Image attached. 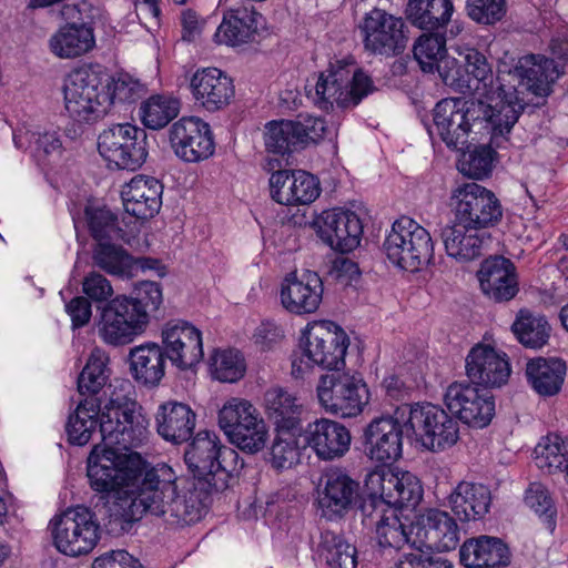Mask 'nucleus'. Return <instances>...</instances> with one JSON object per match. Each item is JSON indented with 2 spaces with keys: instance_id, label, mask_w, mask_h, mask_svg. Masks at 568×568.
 Segmentation results:
<instances>
[{
  "instance_id": "nucleus-1",
  "label": "nucleus",
  "mask_w": 568,
  "mask_h": 568,
  "mask_svg": "<svg viewBox=\"0 0 568 568\" xmlns=\"http://www.w3.org/2000/svg\"><path fill=\"white\" fill-rule=\"evenodd\" d=\"M142 485L145 486L151 516L163 518L174 527L201 520L211 504L212 494L216 493L205 480H179L165 464L146 470Z\"/></svg>"
},
{
  "instance_id": "nucleus-2",
  "label": "nucleus",
  "mask_w": 568,
  "mask_h": 568,
  "mask_svg": "<svg viewBox=\"0 0 568 568\" xmlns=\"http://www.w3.org/2000/svg\"><path fill=\"white\" fill-rule=\"evenodd\" d=\"M561 73L555 59L540 54L524 55L513 70L499 71L503 103L495 114V123L511 130L526 108L523 88L536 97L546 98L552 93V85Z\"/></svg>"
},
{
  "instance_id": "nucleus-3",
  "label": "nucleus",
  "mask_w": 568,
  "mask_h": 568,
  "mask_svg": "<svg viewBox=\"0 0 568 568\" xmlns=\"http://www.w3.org/2000/svg\"><path fill=\"white\" fill-rule=\"evenodd\" d=\"M499 104L489 105L480 100H466L463 98H446L438 101L433 109V128L428 129L430 135L434 131L448 149L464 150L468 148V138L476 123L488 122L495 135H505L510 132L495 123Z\"/></svg>"
},
{
  "instance_id": "nucleus-4",
  "label": "nucleus",
  "mask_w": 568,
  "mask_h": 568,
  "mask_svg": "<svg viewBox=\"0 0 568 568\" xmlns=\"http://www.w3.org/2000/svg\"><path fill=\"white\" fill-rule=\"evenodd\" d=\"M184 462L193 475L192 479L209 481L215 491L232 486L244 467L239 453L222 445L213 432H199L184 452Z\"/></svg>"
},
{
  "instance_id": "nucleus-5",
  "label": "nucleus",
  "mask_w": 568,
  "mask_h": 568,
  "mask_svg": "<svg viewBox=\"0 0 568 568\" xmlns=\"http://www.w3.org/2000/svg\"><path fill=\"white\" fill-rule=\"evenodd\" d=\"M302 352L292 356V375L304 378L313 367L339 372L345 366L349 338L345 331L332 321L315 322L303 332Z\"/></svg>"
},
{
  "instance_id": "nucleus-6",
  "label": "nucleus",
  "mask_w": 568,
  "mask_h": 568,
  "mask_svg": "<svg viewBox=\"0 0 568 568\" xmlns=\"http://www.w3.org/2000/svg\"><path fill=\"white\" fill-rule=\"evenodd\" d=\"M149 469L138 453H121L101 443L88 457L87 475L94 491L109 494L139 487Z\"/></svg>"
},
{
  "instance_id": "nucleus-7",
  "label": "nucleus",
  "mask_w": 568,
  "mask_h": 568,
  "mask_svg": "<svg viewBox=\"0 0 568 568\" xmlns=\"http://www.w3.org/2000/svg\"><path fill=\"white\" fill-rule=\"evenodd\" d=\"M376 90L369 74L357 69L354 62L335 60L318 74L315 84V103L323 110L349 109Z\"/></svg>"
},
{
  "instance_id": "nucleus-8",
  "label": "nucleus",
  "mask_w": 568,
  "mask_h": 568,
  "mask_svg": "<svg viewBox=\"0 0 568 568\" xmlns=\"http://www.w3.org/2000/svg\"><path fill=\"white\" fill-rule=\"evenodd\" d=\"M149 420L142 407L126 396L113 397L103 405L100 418L101 443L121 453H133L148 438Z\"/></svg>"
},
{
  "instance_id": "nucleus-9",
  "label": "nucleus",
  "mask_w": 568,
  "mask_h": 568,
  "mask_svg": "<svg viewBox=\"0 0 568 568\" xmlns=\"http://www.w3.org/2000/svg\"><path fill=\"white\" fill-rule=\"evenodd\" d=\"M109 73L100 67L81 68L67 80L64 108L69 116L79 123H94L110 112L109 97L103 93Z\"/></svg>"
},
{
  "instance_id": "nucleus-10",
  "label": "nucleus",
  "mask_w": 568,
  "mask_h": 568,
  "mask_svg": "<svg viewBox=\"0 0 568 568\" xmlns=\"http://www.w3.org/2000/svg\"><path fill=\"white\" fill-rule=\"evenodd\" d=\"M382 250L392 264L412 273L420 271L434 260L429 232L408 216H400L393 223Z\"/></svg>"
},
{
  "instance_id": "nucleus-11",
  "label": "nucleus",
  "mask_w": 568,
  "mask_h": 568,
  "mask_svg": "<svg viewBox=\"0 0 568 568\" xmlns=\"http://www.w3.org/2000/svg\"><path fill=\"white\" fill-rule=\"evenodd\" d=\"M48 528L55 548L70 557L91 552L100 539V523L95 514L82 505L55 515Z\"/></svg>"
},
{
  "instance_id": "nucleus-12",
  "label": "nucleus",
  "mask_w": 568,
  "mask_h": 568,
  "mask_svg": "<svg viewBox=\"0 0 568 568\" xmlns=\"http://www.w3.org/2000/svg\"><path fill=\"white\" fill-rule=\"evenodd\" d=\"M93 10L94 7L85 0L62 6L60 16L67 23L49 39V49L55 57L75 59L94 48Z\"/></svg>"
},
{
  "instance_id": "nucleus-13",
  "label": "nucleus",
  "mask_w": 568,
  "mask_h": 568,
  "mask_svg": "<svg viewBox=\"0 0 568 568\" xmlns=\"http://www.w3.org/2000/svg\"><path fill=\"white\" fill-rule=\"evenodd\" d=\"M406 405V423L412 437L432 452H443L459 439V425L455 415H449L439 405L416 403Z\"/></svg>"
},
{
  "instance_id": "nucleus-14",
  "label": "nucleus",
  "mask_w": 568,
  "mask_h": 568,
  "mask_svg": "<svg viewBox=\"0 0 568 568\" xmlns=\"http://www.w3.org/2000/svg\"><path fill=\"white\" fill-rule=\"evenodd\" d=\"M406 405L396 406L393 414L373 418L363 429L364 454L372 462L388 466L403 455V438L412 437L406 423Z\"/></svg>"
},
{
  "instance_id": "nucleus-15",
  "label": "nucleus",
  "mask_w": 568,
  "mask_h": 568,
  "mask_svg": "<svg viewBox=\"0 0 568 568\" xmlns=\"http://www.w3.org/2000/svg\"><path fill=\"white\" fill-rule=\"evenodd\" d=\"M98 151L110 169L136 171L149 155L148 133L131 123L113 124L99 134Z\"/></svg>"
},
{
  "instance_id": "nucleus-16",
  "label": "nucleus",
  "mask_w": 568,
  "mask_h": 568,
  "mask_svg": "<svg viewBox=\"0 0 568 568\" xmlns=\"http://www.w3.org/2000/svg\"><path fill=\"white\" fill-rule=\"evenodd\" d=\"M317 397L328 413L341 417H356L369 402L366 383L344 372L323 375L317 385Z\"/></svg>"
},
{
  "instance_id": "nucleus-17",
  "label": "nucleus",
  "mask_w": 568,
  "mask_h": 568,
  "mask_svg": "<svg viewBox=\"0 0 568 568\" xmlns=\"http://www.w3.org/2000/svg\"><path fill=\"white\" fill-rule=\"evenodd\" d=\"M97 308L100 311L98 334L109 346L132 343L148 326L144 312H140L126 295H118Z\"/></svg>"
},
{
  "instance_id": "nucleus-18",
  "label": "nucleus",
  "mask_w": 568,
  "mask_h": 568,
  "mask_svg": "<svg viewBox=\"0 0 568 568\" xmlns=\"http://www.w3.org/2000/svg\"><path fill=\"white\" fill-rule=\"evenodd\" d=\"M358 30L365 50L373 54L396 57L408 43L405 21L376 7L364 14Z\"/></svg>"
},
{
  "instance_id": "nucleus-19",
  "label": "nucleus",
  "mask_w": 568,
  "mask_h": 568,
  "mask_svg": "<svg viewBox=\"0 0 568 568\" xmlns=\"http://www.w3.org/2000/svg\"><path fill=\"white\" fill-rule=\"evenodd\" d=\"M452 200L454 219L480 232L496 226L503 219V206L498 197L476 182L458 185Z\"/></svg>"
},
{
  "instance_id": "nucleus-20",
  "label": "nucleus",
  "mask_w": 568,
  "mask_h": 568,
  "mask_svg": "<svg viewBox=\"0 0 568 568\" xmlns=\"http://www.w3.org/2000/svg\"><path fill=\"white\" fill-rule=\"evenodd\" d=\"M469 381L452 383L444 395L449 412L471 427H486L495 415V398L489 390Z\"/></svg>"
},
{
  "instance_id": "nucleus-21",
  "label": "nucleus",
  "mask_w": 568,
  "mask_h": 568,
  "mask_svg": "<svg viewBox=\"0 0 568 568\" xmlns=\"http://www.w3.org/2000/svg\"><path fill=\"white\" fill-rule=\"evenodd\" d=\"M325 131V121L321 118L272 121L266 125L265 146L270 153L290 155L317 143Z\"/></svg>"
},
{
  "instance_id": "nucleus-22",
  "label": "nucleus",
  "mask_w": 568,
  "mask_h": 568,
  "mask_svg": "<svg viewBox=\"0 0 568 568\" xmlns=\"http://www.w3.org/2000/svg\"><path fill=\"white\" fill-rule=\"evenodd\" d=\"M318 507L322 516L336 521L355 509L361 497V485L341 468L325 471L321 479Z\"/></svg>"
},
{
  "instance_id": "nucleus-23",
  "label": "nucleus",
  "mask_w": 568,
  "mask_h": 568,
  "mask_svg": "<svg viewBox=\"0 0 568 568\" xmlns=\"http://www.w3.org/2000/svg\"><path fill=\"white\" fill-rule=\"evenodd\" d=\"M169 140L175 155L187 163L206 160L215 150L209 123L195 116H183L174 122Z\"/></svg>"
},
{
  "instance_id": "nucleus-24",
  "label": "nucleus",
  "mask_w": 568,
  "mask_h": 568,
  "mask_svg": "<svg viewBox=\"0 0 568 568\" xmlns=\"http://www.w3.org/2000/svg\"><path fill=\"white\" fill-rule=\"evenodd\" d=\"M409 528L415 535L412 546L449 551L459 544V527L455 518L440 509L430 508L418 514Z\"/></svg>"
},
{
  "instance_id": "nucleus-25",
  "label": "nucleus",
  "mask_w": 568,
  "mask_h": 568,
  "mask_svg": "<svg viewBox=\"0 0 568 568\" xmlns=\"http://www.w3.org/2000/svg\"><path fill=\"white\" fill-rule=\"evenodd\" d=\"M142 483L143 480L139 488L118 491L114 499L104 505L102 525L109 535L123 536L130 532L144 515H151L145 486Z\"/></svg>"
},
{
  "instance_id": "nucleus-26",
  "label": "nucleus",
  "mask_w": 568,
  "mask_h": 568,
  "mask_svg": "<svg viewBox=\"0 0 568 568\" xmlns=\"http://www.w3.org/2000/svg\"><path fill=\"white\" fill-rule=\"evenodd\" d=\"M162 348L180 371L195 367L204 356L201 332L186 321H170L162 329Z\"/></svg>"
},
{
  "instance_id": "nucleus-27",
  "label": "nucleus",
  "mask_w": 568,
  "mask_h": 568,
  "mask_svg": "<svg viewBox=\"0 0 568 568\" xmlns=\"http://www.w3.org/2000/svg\"><path fill=\"white\" fill-rule=\"evenodd\" d=\"M468 381L487 390L500 388L510 378L511 367L506 353L485 344L473 346L465 359Z\"/></svg>"
},
{
  "instance_id": "nucleus-28",
  "label": "nucleus",
  "mask_w": 568,
  "mask_h": 568,
  "mask_svg": "<svg viewBox=\"0 0 568 568\" xmlns=\"http://www.w3.org/2000/svg\"><path fill=\"white\" fill-rule=\"evenodd\" d=\"M366 486L382 490L394 509H414L423 498L422 484L409 471L397 475L389 469H375L366 476Z\"/></svg>"
},
{
  "instance_id": "nucleus-29",
  "label": "nucleus",
  "mask_w": 568,
  "mask_h": 568,
  "mask_svg": "<svg viewBox=\"0 0 568 568\" xmlns=\"http://www.w3.org/2000/svg\"><path fill=\"white\" fill-rule=\"evenodd\" d=\"M318 236L332 248L349 252L356 248L362 239L363 224L356 213L333 209L324 211L316 221Z\"/></svg>"
},
{
  "instance_id": "nucleus-30",
  "label": "nucleus",
  "mask_w": 568,
  "mask_h": 568,
  "mask_svg": "<svg viewBox=\"0 0 568 568\" xmlns=\"http://www.w3.org/2000/svg\"><path fill=\"white\" fill-rule=\"evenodd\" d=\"M195 103L209 112L226 108L235 95L233 79L217 68L199 69L190 80Z\"/></svg>"
},
{
  "instance_id": "nucleus-31",
  "label": "nucleus",
  "mask_w": 568,
  "mask_h": 568,
  "mask_svg": "<svg viewBox=\"0 0 568 568\" xmlns=\"http://www.w3.org/2000/svg\"><path fill=\"white\" fill-rule=\"evenodd\" d=\"M300 438L323 460L344 456L352 440L349 430L343 424L327 418L316 419L305 429L302 428Z\"/></svg>"
},
{
  "instance_id": "nucleus-32",
  "label": "nucleus",
  "mask_w": 568,
  "mask_h": 568,
  "mask_svg": "<svg viewBox=\"0 0 568 568\" xmlns=\"http://www.w3.org/2000/svg\"><path fill=\"white\" fill-rule=\"evenodd\" d=\"M280 295L283 307L291 314H313L322 302L323 283L313 272H306L302 277L290 273L282 282Z\"/></svg>"
},
{
  "instance_id": "nucleus-33",
  "label": "nucleus",
  "mask_w": 568,
  "mask_h": 568,
  "mask_svg": "<svg viewBox=\"0 0 568 568\" xmlns=\"http://www.w3.org/2000/svg\"><path fill=\"white\" fill-rule=\"evenodd\" d=\"M477 276L483 293L497 303L513 300L519 291L516 266L504 256L484 260Z\"/></svg>"
},
{
  "instance_id": "nucleus-34",
  "label": "nucleus",
  "mask_w": 568,
  "mask_h": 568,
  "mask_svg": "<svg viewBox=\"0 0 568 568\" xmlns=\"http://www.w3.org/2000/svg\"><path fill=\"white\" fill-rule=\"evenodd\" d=\"M163 184L155 178L138 175L121 192L124 210L139 220L154 217L162 206Z\"/></svg>"
},
{
  "instance_id": "nucleus-35",
  "label": "nucleus",
  "mask_w": 568,
  "mask_h": 568,
  "mask_svg": "<svg viewBox=\"0 0 568 568\" xmlns=\"http://www.w3.org/2000/svg\"><path fill=\"white\" fill-rule=\"evenodd\" d=\"M440 239L449 257L458 263H468L483 256L489 236L454 219L442 227Z\"/></svg>"
},
{
  "instance_id": "nucleus-36",
  "label": "nucleus",
  "mask_w": 568,
  "mask_h": 568,
  "mask_svg": "<svg viewBox=\"0 0 568 568\" xmlns=\"http://www.w3.org/2000/svg\"><path fill=\"white\" fill-rule=\"evenodd\" d=\"M460 562L468 568H506L511 564L508 545L498 537L481 535L467 539L459 550Z\"/></svg>"
},
{
  "instance_id": "nucleus-37",
  "label": "nucleus",
  "mask_w": 568,
  "mask_h": 568,
  "mask_svg": "<svg viewBox=\"0 0 568 568\" xmlns=\"http://www.w3.org/2000/svg\"><path fill=\"white\" fill-rule=\"evenodd\" d=\"M158 434L166 442H187L195 428L196 414L185 403L168 400L162 403L155 415Z\"/></svg>"
},
{
  "instance_id": "nucleus-38",
  "label": "nucleus",
  "mask_w": 568,
  "mask_h": 568,
  "mask_svg": "<svg viewBox=\"0 0 568 568\" xmlns=\"http://www.w3.org/2000/svg\"><path fill=\"white\" fill-rule=\"evenodd\" d=\"M263 22L261 13L253 7L245 6L230 9L224 12L214 40L216 43L236 47L252 41Z\"/></svg>"
},
{
  "instance_id": "nucleus-39",
  "label": "nucleus",
  "mask_w": 568,
  "mask_h": 568,
  "mask_svg": "<svg viewBox=\"0 0 568 568\" xmlns=\"http://www.w3.org/2000/svg\"><path fill=\"white\" fill-rule=\"evenodd\" d=\"M168 356L161 345L149 342L130 349V373L133 379L145 387L160 385L165 375Z\"/></svg>"
},
{
  "instance_id": "nucleus-40",
  "label": "nucleus",
  "mask_w": 568,
  "mask_h": 568,
  "mask_svg": "<svg viewBox=\"0 0 568 568\" xmlns=\"http://www.w3.org/2000/svg\"><path fill=\"white\" fill-rule=\"evenodd\" d=\"M449 505L459 520H479L489 511L491 493L486 485L462 481L450 494Z\"/></svg>"
},
{
  "instance_id": "nucleus-41",
  "label": "nucleus",
  "mask_w": 568,
  "mask_h": 568,
  "mask_svg": "<svg viewBox=\"0 0 568 568\" xmlns=\"http://www.w3.org/2000/svg\"><path fill=\"white\" fill-rule=\"evenodd\" d=\"M566 374V362L558 357H536L526 365L527 382L541 397L557 395L561 390Z\"/></svg>"
},
{
  "instance_id": "nucleus-42",
  "label": "nucleus",
  "mask_w": 568,
  "mask_h": 568,
  "mask_svg": "<svg viewBox=\"0 0 568 568\" xmlns=\"http://www.w3.org/2000/svg\"><path fill=\"white\" fill-rule=\"evenodd\" d=\"M264 406L276 429H302L303 404L286 388L281 386L268 388L264 394Z\"/></svg>"
},
{
  "instance_id": "nucleus-43",
  "label": "nucleus",
  "mask_w": 568,
  "mask_h": 568,
  "mask_svg": "<svg viewBox=\"0 0 568 568\" xmlns=\"http://www.w3.org/2000/svg\"><path fill=\"white\" fill-rule=\"evenodd\" d=\"M101 398H83L79 402L74 413L70 414L65 424L68 440L72 445L83 446L100 426L103 410Z\"/></svg>"
},
{
  "instance_id": "nucleus-44",
  "label": "nucleus",
  "mask_w": 568,
  "mask_h": 568,
  "mask_svg": "<svg viewBox=\"0 0 568 568\" xmlns=\"http://www.w3.org/2000/svg\"><path fill=\"white\" fill-rule=\"evenodd\" d=\"M465 70L469 75V93L477 94L490 101H496V104L503 103V94L499 91L498 77L496 78V85L494 83V73L491 65L487 58L476 49H469L465 55Z\"/></svg>"
},
{
  "instance_id": "nucleus-45",
  "label": "nucleus",
  "mask_w": 568,
  "mask_h": 568,
  "mask_svg": "<svg viewBox=\"0 0 568 568\" xmlns=\"http://www.w3.org/2000/svg\"><path fill=\"white\" fill-rule=\"evenodd\" d=\"M357 550L346 537L331 529L321 531L316 555L325 568H356Z\"/></svg>"
},
{
  "instance_id": "nucleus-46",
  "label": "nucleus",
  "mask_w": 568,
  "mask_h": 568,
  "mask_svg": "<svg viewBox=\"0 0 568 568\" xmlns=\"http://www.w3.org/2000/svg\"><path fill=\"white\" fill-rule=\"evenodd\" d=\"M453 11L450 0H409L405 12L413 26L427 31H439L445 29Z\"/></svg>"
},
{
  "instance_id": "nucleus-47",
  "label": "nucleus",
  "mask_w": 568,
  "mask_h": 568,
  "mask_svg": "<svg viewBox=\"0 0 568 568\" xmlns=\"http://www.w3.org/2000/svg\"><path fill=\"white\" fill-rule=\"evenodd\" d=\"M110 358L106 353L100 348H94L78 377V392L84 398H101L99 394L103 392L106 396V389L111 388L108 385L110 379L111 369L109 367Z\"/></svg>"
},
{
  "instance_id": "nucleus-48",
  "label": "nucleus",
  "mask_w": 568,
  "mask_h": 568,
  "mask_svg": "<svg viewBox=\"0 0 568 568\" xmlns=\"http://www.w3.org/2000/svg\"><path fill=\"white\" fill-rule=\"evenodd\" d=\"M511 331L521 345L537 349L548 343L551 327L545 316L520 310L511 325Z\"/></svg>"
},
{
  "instance_id": "nucleus-49",
  "label": "nucleus",
  "mask_w": 568,
  "mask_h": 568,
  "mask_svg": "<svg viewBox=\"0 0 568 568\" xmlns=\"http://www.w3.org/2000/svg\"><path fill=\"white\" fill-rule=\"evenodd\" d=\"M92 260L95 266L112 275L131 276L134 271V257L111 241L97 243Z\"/></svg>"
},
{
  "instance_id": "nucleus-50",
  "label": "nucleus",
  "mask_w": 568,
  "mask_h": 568,
  "mask_svg": "<svg viewBox=\"0 0 568 568\" xmlns=\"http://www.w3.org/2000/svg\"><path fill=\"white\" fill-rule=\"evenodd\" d=\"M537 466L548 474L568 470V440L558 434L541 438L535 448Z\"/></svg>"
},
{
  "instance_id": "nucleus-51",
  "label": "nucleus",
  "mask_w": 568,
  "mask_h": 568,
  "mask_svg": "<svg viewBox=\"0 0 568 568\" xmlns=\"http://www.w3.org/2000/svg\"><path fill=\"white\" fill-rule=\"evenodd\" d=\"M302 429H276L270 448V463L276 470L290 469L300 462V446L296 433Z\"/></svg>"
},
{
  "instance_id": "nucleus-52",
  "label": "nucleus",
  "mask_w": 568,
  "mask_h": 568,
  "mask_svg": "<svg viewBox=\"0 0 568 568\" xmlns=\"http://www.w3.org/2000/svg\"><path fill=\"white\" fill-rule=\"evenodd\" d=\"M180 112V102L176 99L153 95L140 106V118L144 126L159 130L168 125Z\"/></svg>"
},
{
  "instance_id": "nucleus-53",
  "label": "nucleus",
  "mask_w": 568,
  "mask_h": 568,
  "mask_svg": "<svg viewBox=\"0 0 568 568\" xmlns=\"http://www.w3.org/2000/svg\"><path fill=\"white\" fill-rule=\"evenodd\" d=\"M414 58L424 72L433 73L442 60L446 59V38L444 33L430 31L416 41L413 49Z\"/></svg>"
},
{
  "instance_id": "nucleus-54",
  "label": "nucleus",
  "mask_w": 568,
  "mask_h": 568,
  "mask_svg": "<svg viewBox=\"0 0 568 568\" xmlns=\"http://www.w3.org/2000/svg\"><path fill=\"white\" fill-rule=\"evenodd\" d=\"M375 540L381 551L399 550L406 544L412 546L410 531H407L406 525L400 520L396 510H388V515L375 528Z\"/></svg>"
},
{
  "instance_id": "nucleus-55",
  "label": "nucleus",
  "mask_w": 568,
  "mask_h": 568,
  "mask_svg": "<svg viewBox=\"0 0 568 568\" xmlns=\"http://www.w3.org/2000/svg\"><path fill=\"white\" fill-rule=\"evenodd\" d=\"M260 413L245 399L231 398L219 412V426L230 438L240 427H244L257 418Z\"/></svg>"
},
{
  "instance_id": "nucleus-56",
  "label": "nucleus",
  "mask_w": 568,
  "mask_h": 568,
  "mask_svg": "<svg viewBox=\"0 0 568 568\" xmlns=\"http://www.w3.org/2000/svg\"><path fill=\"white\" fill-rule=\"evenodd\" d=\"M85 217L91 236L101 243L123 237L118 216L106 207H85Z\"/></svg>"
},
{
  "instance_id": "nucleus-57",
  "label": "nucleus",
  "mask_w": 568,
  "mask_h": 568,
  "mask_svg": "<svg viewBox=\"0 0 568 568\" xmlns=\"http://www.w3.org/2000/svg\"><path fill=\"white\" fill-rule=\"evenodd\" d=\"M525 503L544 523L549 532L556 529L557 508L548 488L541 483H530L525 491Z\"/></svg>"
},
{
  "instance_id": "nucleus-58",
  "label": "nucleus",
  "mask_w": 568,
  "mask_h": 568,
  "mask_svg": "<svg viewBox=\"0 0 568 568\" xmlns=\"http://www.w3.org/2000/svg\"><path fill=\"white\" fill-rule=\"evenodd\" d=\"M213 377L223 383L240 381L246 371L243 356L235 349H217L211 358Z\"/></svg>"
},
{
  "instance_id": "nucleus-59",
  "label": "nucleus",
  "mask_w": 568,
  "mask_h": 568,
  "mask_svg": "<svg viewBox=\"0 0 568 568\" xmlns=\"http://www.w3.org/2000/svg\"><path fill=\"white\" fill-rule=\"evenodd\" d=\"M463 151L458 161L459 171L473 179H483L487 176L493 169V155L495 151L489 145H476L473 150L469 146Z\"/></svg>"
},
{
  "instance_id": "nucleus-60",
  "label": "nucleus",
  "mask_w": 568,
  "mask_h": 568,
  "mask_svg": "<svg viewBox=\"0 0 568 568\" xmlns=\"http://www.w3.org/2000/svg\"><path fill=\"white\" fill-rule=\"evenodd\" d=\"M267 428L260 416L244 427H240L229 440L243 453L254 455L266 444Z\"/></svg>"
},
{
  "instance_id": "nucleus-61",
  "label": "nucleus",
  "mask_w": 568,
  "mask_h": 568,
  "mask_svg": "<svg viewBox=\"0 0 568 568\" xmlns=\"http://www.w3.org/2000/svg\"><path fill=\"white\" fill-rule=\"evenodd\" d=\"M371 491L363 496L361 494L359 500L355 509H358L362 515V523L367 528H375L388 515V510H395L386 503V496L382 490L369 489Z\"/></svg>"
},
{
  "instance_id": "nucleus-62",
  "label": "nucleus",
  "mask_w": 568,
  "mask_h": 568,
  "mask_svg": "<svg viewBox=\"0 0 568 568\" xmlns=\"http://www.w3.org/2000/svg\"><path fill=\"white\" fill-rule=\"evenodd\" d=\"M108 84L103 88V93L109 97L110 109L115 103H133L138 101L145 91V88L138 80L132 79L130 75H120L118 79L109 74Z\"/></svg>"
},
{
  "instance_id": "nucleus-63",
  "label": "nucleus",
  "mask_w": 568,
  "mask_h": 568,
  "mask_svg": "<svg viewBox=\"0 0 568 568\" xmlns=\"http://www.w3.org/2000/svg\"><path fill=\"white\" fill-rule=\"evenodd\" d=\"M467 16L478 24L494 26L507 12L506 0H466Z\"/></svg>"
},
{
  "instance_id": "nucleus-64",
  "label": "nucleus",
  "mask_w": 568,
  "mask_h": 568,
  "mask_svg": "<svg viewBox=\"0 0 568 568\" xmlns=\"http://www.w3.org/2000/svg\"><path fill=\"white\" fill-rule=\"evenodd\" d=\"M135 296L131 297V303L136 306L140 312H144L145 322L149 324L150 314L158 311L162 304V288L156 282H140L134 290Z\"/></svg>"
}]
</instances>
